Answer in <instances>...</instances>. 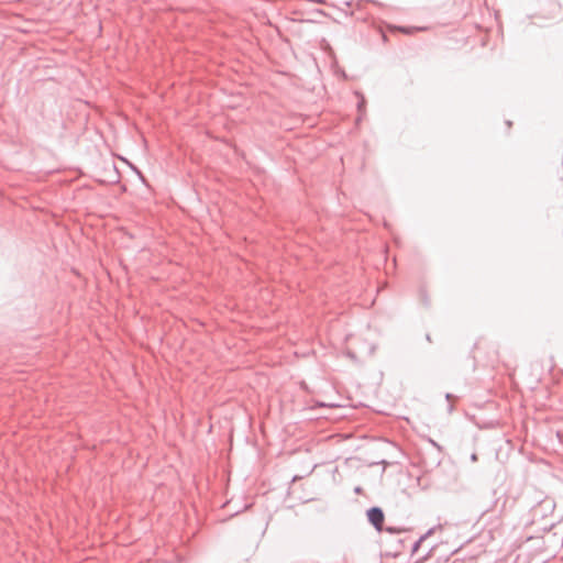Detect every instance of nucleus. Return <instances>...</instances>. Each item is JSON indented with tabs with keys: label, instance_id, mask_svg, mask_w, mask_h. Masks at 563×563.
Here are the masks:
<instances>
[{
	"label": "nucleus",
	"instance_id": "nucleus-1",
	"mask_svg": "<svg viewBox=\"0 0 563 563\" xmlns=\"http://www.w3.org/2000/svg\"><path fill=\"white\" fill-rule=\"evenodd\" d=\"M442 461V448H424L420 451V463L424 472L437 468Z\"/></svg>",
	"mask_w": 563,
	"mask_h": 563
},
{
	"label": "nucleus",
	"instance_id": "nucleus-2",
	"mask_svg": "<svg viewBox=\"0 0 563 563\" xmlns=\"http://www.w3.org/2000/svg\"><path fill=\"white\" fill-rule=\"evenodd\" d=\"M368 522L375 528L376 531L382 532L384 529L385 514L378 506H373L366 511Z\"/></svg>",
	"mask_w": 563,
	"mask_h": 563
},
{
	"label": "nucleus",
	"instance_id": "nucleus-3",
	"mask_svg": "<svg viewBox=\"0 0 563 563\" xmlns=\"http://www.w3.org/2000/svg\"><path fill=\"white\" fill-rule=\"evenodd\" d=\"M490 494H492L493 499L488 505L483 507V514L490 512V511L503 512L505 509L506 503H507V498L506 497L504 498L501 506L499 507V503H500V499L503 496H497L496 489H492Z\"/></svg>",
	"mask_w": 563,
	"mask_h": 563
},
{
	"label": "nucleus",
	"instance_id": "nucleus-4",
	"mask_svg": "<svg viewBox=\"0 0 563 563\" xmlns=\"http://www.w3.org/2000/svg\"><path fill=\"white\" fill-rule=\"evenodd\" d=\"M355 96L357 97V111L360 113L358 118L356 119V122L358 123L363 115L365 114V108H366V99L364 97V95L360 91H355Z\"/></svg>",
	"mask_w": 563,
	"mask_h": 563
},
{
	"label": "nucleus",
	"instance_id": "nucleus-5",
	"mask_svg": "<svg viewBox=\"0 0 563 563\" xmlns=\"http://www.w3.org/2000/svg\"><path fill=\"white\" fill-rule=\"evenodd\" d=\"M396 30L400 31L401 33L411 35L417 31H426V26H395Z\"/></svg>",
	"mask_w": 563,
	"mask_h": 563
},
{
	"label": "nucleus",
	"instance_id": "nucleus-6",
	"mask_svg": "<svg viewBox=\"0 0 563 563\" xmlns=\"http://www.w3.org/2000/svg\"><path fill=\"white\" fill-rule=\"evenodd\" d=\"M383 531H386L390 534H399L400 532L404 531V529L394 526H386L384 527Z\"/></svg>",
	"mask_w": 563,
	"mask_h": 563
},
{
	"label": "nucleus",
	"instance_id": "nucleus-7",
	"mask_svg": "<svg viewBox=\"0 0 563 563\" xmlns=\"http://www.w3.org/2000/svg\"><path fill=\"white\" fill-rule=\"evenodd\" d=\"M445 399L449 401L448 411L451 413L453 411V409H454V407L451 404V401L453 399H456V396H454L453 394L446 393L445 394Z\"/></svg>",
	"mask_w": 563,
	"mask_h": 563
},
{
	"label": "nucleus",
	"instance_id": "nucleus-8",
	"mask_svg": "<svg viewBox=\"0 0 563 563\" xmlns=\"http://www.w3.org/2000/svg\"><path fill=\"white\" fill-rule=\"evenodd\" d=\"M420 298H421L422 303H423L426 307H429V306H430L429 297H428L427 292H426L423 289H421V290H420Z\"/></svg>",
	"mask_w": 563,
	"mask_h": 563
},
{
	"label": "nucleus",
	"instance_id": "nucleus-9",
	"mask_svg": "<svg viewBox=\"0 0 563 563\" xmlns=\"http://www.w3.org/2000/svg\"><path fill=\"white\" fill-rule=\"evenodd\" d=\"M423 542V538H419L413 544H412V549H411V553H416L418 551V549L420 548L421 543Z\"/></svg>",
	"mask_w": 563,
	"mask_h": 563
},
{
	"label": "nucleus",
	"instance_id": "nucleus-10",
	"mask_svg": "<svg viewBox=\"0 0 563 563\" xmlns=\"http://www.w3.org/2000/svg\"><path fill=\"white\" fill-rule=\"evenodd\" d=\"M427 448H441L435 441L432 439H428V446Z\"/></svg>",
	"mask_w": 563,
	"mask_h": 563
},
{
	"label": "nucleus",
	"instance_id": "nucleus-11",
	"mask_svg": "<svg viewBox=\"0 0 563 563\" xmlns=\"http://www.w3.org/2000/svg\"><path fill=\"white\" fill-rule=\"evenodd\" d=\"M133 169L137 174L139 178L142 180V183L145 184V178H144L143 174L136 167H133Z\"/></svg>",
	"mask_w": 563,
	"mask_h": 563
},
{
	"label": "nucleus",
	"instance_id": "nucleus-12",
	"mask_svg": "<svg viewBox=\"0 0 563 563\" xmlns=\"http://www.w3.org/2000/svg\"><path fill=\"white\" fill-rule=\"evenodd\" d=\"M433 528L429 529L424 534L421 536L423 538V541L429 538L433 533Z\"/></svg>",
	"mask_w": 563,
	"mask_h": 563
},
{
	"label": "nucleus",
	"instance_id": "nucleus-13",
	"mask_svg": "<svg viewBox=\"0 0 563 563\" xmlns=\"http://www.w3.org/2000/svg\"><path fill=\"white\" fill-rule=\"evenodd\" d=\"M343 4L347 8H350L352 5V1H344Z\"/></svg>",
	"mask_w": 563,
	"mask_h": 563
},
{
	"label": "nucleus",
	"instance_id": "nucleus-14",
	"mask_svg": "<svg viewBox=\"0 0 563 563\" xmlns=\"http://www.w3.org/2000/svg\"><path fill=\"white\" fill-rule=\"evenodd\" d=\"M471 460H472V461H477V455H476L475 453H473V454L471 455Z\"/></svg>",
	"mask_w": 563,
	"mask_h": 563
},
{
	"label": "nucleus",
	"instance_id": "nucleus-15",
	"mask_svg": "<svg viewBox=\"0 0 563 563\" xmlns=\"http://www.w3.org/2000/svg\"><path fill=\"white\" fill-rule=\"evenodd\" d=\"M426 339H427V341L431 342V336H430V334H427V335H426Z\"/></svg>",
	"mask_w": 563,
	"mask_h": 563
},
{
	"label": "nucleus",
	"instance_id": "nucleus-16",
	"mask_svg": "<svg viewBox=\"0 0 563 563\" xmlns=\"http://www.w3.org/2000/svg\"><path fill=\"white\" fill-rule=\"evenodd\" d=\"M506 124H507V126H511L512 123H511V121H507Z\"/></svg>",
	"mask_w": 563,
	"mask_h": 563
},
{
	"label": "nucleus",
	"instance_id": "nucleus-17",
	"mask_svg": "<svg viewBox=\"0 0 563 563\" xmlns=\"http://www.w3.org/2000/svg\"><path fill=\"white\" fill-rule=\"evenodd\" d=\"M355 492H356V493H360V492H361V487H356V488H355Z\"/></svg>",
	"mask_w": 563,
	"mask_h": 563
}]
</instances>
